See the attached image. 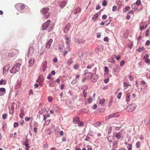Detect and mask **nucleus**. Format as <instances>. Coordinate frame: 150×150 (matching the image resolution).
<instances>
[{"label":"nucleus","instance_id":"1","mask_svg":"<svg viewBox=\"0 0 150 150\" xmlns=\"http://www.w3.org/2000/svg\"><path fill=\"white\" fill-rule=\"evenodd\" d=\"M21 65V64L19 63H16L10 70V73L12 74H15L18 71Z\"/></svg>","mask_w":150,"mask_h":150},{"label":"nucleus","instance_id":"2","mask_svg":"<svg viewBox=\"0 0 150 150\" xmlns=\"http://www.w3.org/2000/svg\"><path fill=\"white\" fill-rule=\"evenodd\" d=\"M49 9L47 8H43L41 10V11L43 14V17L45 19H47L49 16L48 12Z\"/></svg>","mask_w":150,"mask_h":150},{"label":"nucleus","instance_id":"3","mask_svg":"<svg viewBox=\"0 0 150 150\" xmlns=\"http://www.w3.org/2000/svg\"><path fill=\"white\" fill-rule=\"evenodd\" d=\"M137 107L135 103H132L129 105L127 108V109L129 112L134 111Z\"/></svg>","mask_w":150,"mask_h":150},{"label":"nucleus","instance_id":"4","mask_svg":"<svg viewBox=\"0 0 150 150\" xmlns=\"http://www.w3.org/2000/svg\"><path fill=\"white\" fill-rule=\"evenodd\" d=\"M120 115L118 114V112H116L112 114L109 115L105 117L106 120H109L111 118L118 117Z\"/></svg>","mask_w":150,"mask_h":150},{"label":"nucleus","instance_id":"5","mask_svg":"<svg viewBox=\"0 0 150 150\" xmlns=\"http://www.w3.org/2000/svg\"><path fill=\"white\" fill-rule=\"evenodd\" d=\"M65 40L67 47H69V45L71 42V39L70 37L67 35H65Z\"/></svg>","mask_w":150,"mask_h":150},{"label":"nucleus","instance_id":"6","mask_svg":"<svg viewBox=\"0 0 150 150\" xmlns=\"http://www.w3.org/2000/svg\"><path fill=\"white\" fill-rule=\"evenodd\" d=\"M50 22V21L49 20H48L46 22L44 23L42 25V30H45L47 29L48 27L49 26Z\"/></svg>","mask_w":150,"mask_h":150},{"label":"nucleus","instance_id":"7","mask_svg":"<svg viewBox=\"0 0 150 150\" xmlns=\"http://www.w3.org/2000/svg\"><path fill=\"white\" fill-rule=\"evenodd\" d=\"M53 40L52 39H50L46 43L45 47L47 49H50L53 42Z\"/></svg>","mask_w":150,"mask_h":150},{"label":"nucleus","instance_id":"8","mask_svg":"<svg viewBox=\"0 0 150 150\" xmlns=\"http://www.w3.org/2000/svg\"><path fill=\"white\" fill-rule=\"evenodd\" d=\"M92 81L96 82L98 79V76L96 74H93V75L91 78Z\"/></svg>","mask_w":150,"mask_h":150},{"label":"nucleus","instance_id":"9","mask_svg":"<svg viewBox=\"0 0 150 150\" xmlns=\"http://www.w3.org/2000/svg\"><path fill=\"white\" fill-rule=\"evenodd\" d=\"M70 26L71 24L70 23H67L64 28V32L65 33H67L69 30Z\"/></svg>","mask_w":150,"mask_h":150},{"label":"nucleus","instance_id":"10","mask_svg":"<svg viewBox=\"0 0 150 150\" xmlns=\"http://www.w3.org/2000/svg\"><path fill=\"white\" fill-rule=\"evenodd\" d=\"M84 74L85 75V76L88 79L91 78L93 75L92 73L90 72L86 73Z\"/></svg>","mask_w":150,"mask_h":150},{"label":"nucleus","instance_id":"11","mask_svg":"<svg viewBox=\"0 0 150 150\" xmlns=\"http://www.w3.org/2000/svg\"><path fill=\"white\" fill-rule=\"evenodd\" d=\"M150 117H146L144 120V122L145 125H148L150 123Z\"/></svg>","mask_w":150,"mask_h":150},{"label":"nucleus","instance_id":"12","mask_svg":"<svg viewBox=\"0 0 150 150\" xmlns=\"http://www.w3.org/2000/svg\"><path fill=\"white\" fill-rule=\"evenodd\" d=\"M144 58L145 59V62L146 63H150V59L148 58V55L145 54L144 56Z\"/></svg>","mask_w":150,"mask_h":150},{"label":"nucleus","instance_id":"13","mask_svg":"<svg viewBox=\"0 0 150 150\" xmlns=\"http://www.w3.org/2000/svg\"><path fill=\"white\" fill-rule=\"evenodd\" d=\"M6 92V90L5 88H0V96L3 95Z\"/></svg>","mask_w":150,"mask_h":150},{"label":"nucleus","instance_id":"14","mask_svg":"<svg viewBox=\"0 0 150 150\" xmlns=\"http://www.w3.org/2000/svg\"><path fill=\"white\" fill-rule=\"evenodd\" d=\"M79 118L77 116L75 117L73 119V122L75 124H76L79 122Z\"/></svg>","mask_w":150,"mask_h":150},{"label":"nucleus","instance_id":"15","mask_svg":"<svg viewBox=\"0 0 150 150\" xmlns=\"http://www.w3.org/2000/svg\"><path fill=\"white\" fill-rule=\"evenodd\" d=\"M122 135V133L120 132L117 133L115 134V137H116L117 139H119L121 138Z\"/></svg>","mask_w":150,"mask_h":150},{"label":"nucleus","instance_id":"16","mask_svg":"<svg viewBox=\"0 0 150 150\" xmlns=\"http://www.w3.org/2000/svg\"><path fill=\"white\" fill-rule=\"evenodd\" d=\"M35 62V60L34 59H33V60L32 59L30 60L29 61V66L30 67H32L34 65Z\"/></svg>","mask_w":150,"mask_h":150},{"label":"nucleus","instance_id":"17","mask_svg":"<svg viewBox=\"0 0 150 150\" xmlns=\"http://www.w3.org/2000/svg\"><path fill=\"white\" fill-rule=\"evenodd\" d=\"M130 94L129 93H127L126 96V101L128 102L130 100Z\"/></svg>","mask_w":150,"mask_h":150},{"label":"nucleus","instance_id":"18","mask_svg":"<svg viewBox=\"0 0 150 150\" xmlns=\"http://www.w3.org/2000/svg\"><path fill=\"white\" fill-rule=\"evenodd\" d=\"M81 11V8L79 7H78L75 9L74 11V13L75 14H76L79 12Z\"/></svg>","mask_w":150,"mask_h":150},{"label":"nucleus","instance_id":"19","mask_svg":"<svg viewBox=\"0 0 150 150\" xmlns=\"http://www.w3.org/2000/svg\"><path fill=\"white\" fill-rule=\"evenodd\" d=\"M24 115V110L22 109H21L20 110V113L19 114L20 117L23 118Z\"/></svg>","mask_w":150,"mask_h":150},{"label":"nucleus","instance_id":"20","mask_svg":"<svg viewBox=\"0 0 150 150\" xmlns=\"http://www.w3.org/2000/svg\"><path fill=\"white\" fill-rule=\"evenodd\" d=\"M17 50L16 49H13L11 50V52H12L13 53H9L8 55V56L9 57H11L13 56L14 55V53H13V52H15V51H16Z\"/></svg>","mask_w":150,"mask_h":150},{"label":"nucleus","instance_id":"21","mask_svg":"<svg viewBox=\"0 0 150 150\" xmlns=\"http://www.w3.org/2000/svg\"><path fill=\"white\" fill-rule=\"evenodd\" d=\"M9 66L8 65L7 66H4L3 67V72H5L8 71Z\"/></svg>","mask_w":150,"mask_h":150},{"label":"nucleus","instance_id":"22","mask_svg":"<svg viewBox=\"0 0 150 150\" xmlns=\"http://www.w3.org/2000/svg\"><path fill=\"white\" fill-rule=\"evenodd\" d=\"M67 4V1H62L60 4V7L61 8L64 7Z\"/></svg>","mask_w":150,"mask_h":150},{"label":"nucleus","instance_id":"23","mask_svg":"<svg viewBox=\"0 0 150 150\" xmlns=\"http://www.w3.org/2000/svg\"><path fill=\"white\" fill-rule=\"evenodd\" d=\"M103 123V122H96L94 124L95 126L96 127H98L100 126L101 125H102Z\"/></svg>","mask_w":150,"mask_h":150},{"label":"nucleus","instance_id":"24","mask_svg":"<svg viewBox=\"0 0 150 150\" xmlns=\"http://www.w3.org/2000/svg\"><path fill=\"white\" fill-rule=\"evenodd\" d=\"M130 85L127 83L125 82L123 83V86L124 87V90H125L127 89L129 86Z\"/></svg>","mask_w":150,"mask_h":150},{"label":"nucleus","instance_id":"25","mask_svg":"<svg viewBox=\"0 0 150 150\" xmlns=\"http://www.w3.org/2000/svg\"><path fill=\"white\" fill-rule=\"evenodd\" d=\"M73 59L72 58H69L67 62V64L69 66L71 65L73 63Z\"/></svg>","mask_w":150,"mask_h":150},{"label":"nucleus","instance_id":"26","mask_svg":"<svg viewBox=\"0 0 150 150\" xmlns=\"http://www.w3.org/2000/svg\"><path fill=\"white\" fill-rule=\"evenodd\" d=\"M6 83V81L5 79H1L0 81V85H5Z\"/></svg>","mask_w":150,"mask_h":150},{"label":"nucleus","instance_id":"27","mask_svg":"<svg viewBox=\"0 0 150 150\" xmlns=\"http://www.w3.org/2000/svg\"><path fill=\"white\" fill-rule=\"evenodd\" d=\"M27 140L25 142V145L26 147V150H29L30 149V146Z\"/></svg>","mask_w":150,"mask_h":150},{"label":"nucleus","instance_id":"28","mask_svg":"<svg viewBox=\"0 0 150 150\" xmlns=\"http://www.w3.org/2000/svg\"><path fill=\"white\" fill-rule=\"evenodd\" d=\"M46 134H50L51 132L50 128H47L45 131Z\"/></svg>","mask_w":150,"mask_h":150},{"label":"nucleus","instance_id":"29","mask_svg":"<svg viewBox=\"0 0 150 150\" xmlns=\"http://www.w3.org/2000/svg\"><path fill=\"white\" fill-rule=\"evenodd\" d=\"M104 71L106 73V74H108L109 72V71L108 68L107 67H105L104 68Z\"/></svg>","mask_w":150,"mask_h":150},{"label":"nucleus","instance_id":"30","mask_svg":"<svg viewBox=\"0 0 150 150\" xmlns=\"http://www.w3.org/2000/svg\"><path fill=\"white\" fill-rule=\"evenodd\" d=\"M147 25H146L144 26H143L142 27H141L139 28V29L140 30H143L146 29L147 28Z\"/></svg>","mask_w":150,"mask_h":150},{"label":"nucleus","instance_id":"31","mask_svg":"<svg viewBox=\"0 0 150 150\" xmlns=\"http://www.w3.org/2000/svg\"><path fill=\"white\" fill-rule=\"evenodd\" d=\"M47 61H45L43 63V66L46 69V68L47 65Z\"/></svg>","mask_w":150,"mask_h":150},{"label":"nucleus","instance_id":"32","mask_svg":"<svg viewBox=\"0 0 150 150\" xmlns=\"http://www.w3.org/2000/svg\"><path fill=\"white\" fill-rule=\"evenodd\" d=\"M94 65V64L93 63H91L90 64H88L87 67V68L88 69H90L92 68Z\"/></svg>","mask_w":150,"mask_h":150},{"label":"nucleus","instance_id":"33","mask_svg":"<svg viewBox=\"0 0 150 150\" xmlns=\"http://www.w3.org/2000/svg\"><path fill=\"white\" fill-rule=\"evenodd\" d=\"M102 4L104 6H106L107 5V2L106 0H104L102 3Z\"/></svg>","mask_w":150,"mask_h":150},{"label":"nucleus","instance_id":"34","mask_svg":"<svg viewBox=\"0 0 150 150\" xmlns=\"http://www.w3.org/2000/svg\"><path fill=\"white\" fill-rule=\"evenodd\" d=\"M48 101L50 102H51L53 100V98L52 97L50 96H49L47 98Z\"/></svg>","mask_w":150,"mask_h":150},{"label":"nucleus","instance_id":"35","mask_svg":"<svg viewBox=\"0 0 150 150\" xmlns=\"http://www.w3.org/2000/svg\"><path fill=\"white\" fill-rule=\"evenodd\" d=\"M141 142H137L136 144V147L137 148H139L140 146Z\"/></svg>","mask_w":150,"mask_h":150},{"label":"nucleus","instance_id":"36","mask_svg":"<svg viewBox=\"0 0 150 150\" xmlns=\"http://www.w3.org/2000/svg\"><path fill=\"white\" fill-rule=\"evenodd\" d=\"M149 29L146 30L145 33V36L146 37H148L149 35Z\"/></svg>","mask_w":150,"mask_h":150},{"label":"nucleus","instance_id":"37","mask_svg":"<svg viewBox=\"0 0 150 150\" xmlns=\"http://www.w3.org/2000/svg\"><path fill=\"white\" fill-rule=\"evenodd\" d=\"M141 4V1L140 0L137 1L135 4L137 6H139Z\"/></svg>","mask_w":150,"mask_h":150},{"label":"nucleus","instance_id":"38","mask_svg":"<svg viewBox=\"0 0 150 150\" xmlns=\"http://www.w3.org/2000/svg\"><path fill=\"white\" fill-rule=\"evenodd\" d=\"M144 47H139V49L138 50V52H141L142 51H143L144 50Z\"/></svg>","mask_w":150,"mask_h":150},{"label":"nucleus","instance_id":"39","mask_svg":"<svg viewBox=\"0 0 150 150\" xmlns=\"http://www.w3.org/2000/svg\"><path fill=\"white\" fill-rule=\"evenodd\" d=\"M98 16V14H96L93 17L92 19L93 20H95L96 18H97Z\"/></svg>","mask_w":150,"mask_h":150},{"label":"nucleus","instance_id":"40","mask_svg":"<svg viewBox=\"0 0 150 150\" xmlns=\"http://www.w3.org/2000/svg\"><path fill=\"white\" fill-rule=\"evenodd\" d=\"M79 67V65L76 64L74 65V69H77Z\"/></svg>","mask_w":150,"mask_h":150},{"label":"nucleus","instance_id":"41","mask_svg":"<svg viewBox=\"0 0 150 150\" xmlns=\"http://www.w3.org/2000/svg\"><path fill=\"white\" fill-rule=\"evenodd\" d=\"M125 63V61L124 60L122 61L120 63V65L121 66H122Z\"/></svg>","mask_w":150,"mask_h":150},{"label":"nucleus","instance_id":"42","mask_svg":"<svg viewBox=\"0 0 150 150\" xmlns=\"http://www.w3.org/2000/svg\"><path fill=\"white\" fill-rule=\"evenodd\" d=\"M122 94V93L121 92H120L119 93L117 96V98L118 99L120 98L121 97Z\"/></svg>","mask_w":150,"mask_h":150},{"label":"nucleus","instance_id":"43","mask_svg":"<svg viewBox=\"0 0 150 150\" xmlns=\"http://www.w3.org/2000/svg\"><path fill=\"white\" fill-rule=\"evenodd\" d=\"M7 114L6 113H4L3 115L2 118L4 119H5L7 116Z\"/></svg>","mask_w":150,"mask_h":150},{"label":"nucleus","instance_id":"44","mask_svg":"<svg viewBox=\"0 0 150 150\" xmlns=\"http://www.w3.org/2000/svg\"><path fill=\"white\" fill-rule=\"evenodd\" d=\"M87 93L86 92H85L84 90H83V95L85 98H86V96Z\"/></svg>","mask_w":150,"mask_h":150},{"label":"nucleus","instance_id":"45","mask_svg":"<svg viewBox=\"0 0 150 150\" xmlns=\"http://www.w3.org/2000/svg\"><path fill=\"white\" fill-rule=\"evenodd\" d=\"M113 101V98H111L110 100V101L109 103V104L108 105L109 106H111L112 104V102Z\"/></svg>","mask_w":150,"mask_h":150},{"label":"nucleus","instance_id":"46","mask_svg":"<svg viewBox=\"0 0 150 150\" xmlns=\"http://www.w3.org/2000/svg\"><path fill=\"white\" fill-rule=\"evenodd\" d=\"M105 102V99H102L100 102V103L101 104H103Z\"/></svg>","mask_w":150,"mask_h":150},{"label":"nucleus","instance_id":"47","mask_svg":"<svg viewBox=\"0 0 150 150\" xmlns=\"http://www.w3.org/2000/svg\"><path fill=\"white\" fill-rule=\"evenodd\" d=\"M25 5L24 4H23L20 6V8L21 10H23L25 8Z\"/></svg>","mask_w":150,"mask_h":150},{"label":"nucleus","instance_id":"48","mask_svg":"<svg viewBox=\"0 0 150 150\" xmlns=\"http://www.w3.org/2000/svg\"><path fill=\"white\" fill-rule=\"evenodd\" d=\"M129 148H128V150H131L132 149V145L131 144H128Z\"/></svg>","mask_w":150,"mask_h":150},{"label":"nucleus","instance_id":"49","mask_svg":"<svg viewBox=\"0 0 150 150\" xmlns=\"http://www.w3.org/2000/svg\"><path fill=\"white\" fill-rule=\"evenodd\" d=\"M18 125L19 123L18 122H15L14 124V127H16L18 126Z\"/></svg>","mask_w":150,"mask_h":150},{"label":"nucleus","instance_id":"50","mask_svg":"<svg viewBox=\"0 0 150 150\" xmlns=\"http://www.w3.org/2000/svg\"><path fill=\"white\" fill-rule=\"evenodd\" d=\"M117 8V7L116 6H113L112 7V11H115L116 10Z\"/></svg>","mask_w":150,"mask_h":150},{"label":"nucleus","instance_id":"51","mask_svg":"<svg viewBox=\"0 0 150 150\" xmlns=\"http://www.w3.org/2000/svg\"><path fill=\"white\" fill-rule=\"evenodd\" d=\"M88 103H91L92 102L93 100L91 98H88Z\"/></svg>","mask_w":150,"mask_h":150},{"label":"nucleus","instance_id":"52","mask_svg":"<svg viewBox=\"0 0 150 150\" xmlns=\"http://www.w3.org/2000/svg\"><path fill=\"white\" fill-rule=\"evenodd\" d=\"M112 127H110L109 129V130H108V134H110V133H111V131L112 130Z\"/></svg>","mask_w":150,"mask_h":150},{"label":"nucleus","instance_id":"53","mask_svg":"<svg viewBox=\"0 0 150 150\" xmlns=\"http://www.w3.org/2000/svg\"><path fill=\"white\" fill-rule=\"evenodd\" d=\"M129 79L130 81H132L134 79V77L132 75H130L129 76Z\"/></svg>","mask_w":150,"mask_h":150},{"label":"nucleus","instance_id":"54","mask_svg":"<svg viewBox=\"0 0 150 150\" xmlns=\"http://www.w3.org/2000/svg\"><path fill=\"white\" fill-rule=\"evenodd\" d=\"M33 49V47L32 46H31V47H29V48H28V52L29 53L30 52V50H32Z\"/></svg>","mask_w":150,"mask_h":150},{"label":"nucleus","instance_id":"55","mask_svg":"<svg viewBox=\"0 0 150 150\" xmlns=\"http://www.w3.org/2000/svg\"><path fill=\"white\" fill-rule=\"evenodd\" d=\"M78 125L80 127L82 126L83 125V123L82 122H80L78 123Z\"/></svg>","mask_w":150,"mask_h":150},{"label":"nucleus","instance_id":"56","mask_svg":"<svg viewBox=\"0 0 150 150\" xmlns=\"http://www.w3.org/2000/svg\"><path fill=\"white\" fill-rule=\"evenodd\" d=\"M109 39L107 37H105L104 38V40L105 41L108 42L109 41Z\"/></svg>","mask_w":150,"mask_h":150},{"label":"nucleus","instance_id":"57","mask_svg":"<svg viewBox=\"0 0 150 150\" xmlns=\"http://www.w3.org/2000/svg\"><path fill=\"white\" fill-rule=\"evenodd\" d=\"M150 44V41L149 40H148L146 41V43L145 45H149Z\"/></svg>","mask_w":150,"mask_h":150},{"label":"nucleus","instance_id":"58","mask_svg":"<svg viewBox=\"0 0 150 150\" xmlns=\"http://www.w3.org/2000/svg\"><path fill=\"white\" fill-rule=\"evenodd\" d=\"M48 144H45L43 145V147L44 148L46 149L48 147Z\"/></svg>","mask_w":150,"mask_h":150},{"label":"nucleus","instance_id":"59","mask_svg":"<svg viewBox=\"0 0 150 150\" xmlns=\"http://www.w3.org/2000/svg\"><path fill=\"white\" fill-rule=\"evenodd\" d=\"M130 8L129 6H127L125 8V9L126 10V12L127 10H129Z\"/></svg>","mask_w":150,"mask_h":150},{"label":"nucleus","instance_id":"60","mask_svg":"<svg viewBox=\"0 0 150 150\" xmlns=\"http://www.w3.org/2000/svg\"><path fill=\"white\" fill-rule=\"evenodd\" d=\"M107 17V15H103L102 16V18L103 19H106V18Z\"/></svg>","mask_w":150,"mask_h":150},{"label":"nucleus","instance_id":"61","mask_svg":"<svg viewBox=\"0 0 150 150\" xmlns=\"http://www.w3.org/2000/svg\"><path fill=\"white\" fill-rule=\"evenodd\" d=\"M134 12V11L133 10H130L129 11L128 13L129 14H133Z\"/></svg>","mask_w":150,"mask_h":150},{"label":"nucleus","instance_id":"62","mask_svg":"<svg viewBox=\"0 0 150 150\" xmlns=\"http://www.w3.org/2000/svg\"><path fill=\"white\" fill-rule=\"evenodd\" d=\"M64 85L62 84L60 86V89L61 90H63L64 88Z\"/></svg>","mask_w":150,"mask_h":150},{"label":"nucleus","instance_id":"63","mask_svg":"<svg viewBox=\"0 0 150 150\" xmlns=\"http://www.w3.org/2000/svg\"><path fill=\"white\" fill-rule=\"evenodd\" d=\"M30 119V117H26L25 118V120L26 122L29 121Z\"/></svg>","mask_w":150,"mask_h":150},{"label":"nucleus","instance_id":"64","mask_svg":"<svg viewBox=\"0 0 150 150\" xmlns=\"http://www.w3.org/2000/svg\"><path fill=\"white\" fill-rule=\"evenodd\" d=\"M38 131V128L36 127H35L33 129V131L35 133H36Z\"/></svg>","mask_w":150,"mask_h":150}]
</instances>
